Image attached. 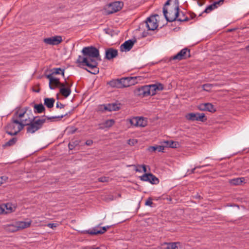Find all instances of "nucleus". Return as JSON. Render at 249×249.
Wrapping results in <instances>:
<instances>
[{"instance_id":"obj_1","label":"nucleus","mask_w":249,"mask_h":249,"mask_svg":"<svg viewBox=\"0 0 249 249\" xmlns=\"http://www.w3.org/2000/svg\"><path fill=\"white\" fill-rule=\"evenodd\" d=\"M83 56L79 55L76 60V63L83 66H87L90 70L86 69L88 72L96 74L99 73V69L97 68L98 63L95 58L100 57L99 50L94 47L89 46L84 47L81 51Z\"/></svg>"},{"instance_id":"obj_2","label":"nucleus","mask_w":249,"mask_h":249,"mask_svg":"<svg viewBox=\"0 0 249 249\" xmlns=\"http://www.w3.org/2000/svg\"><path fill=\"white\" fill-rule=\"evenodd\" d=\"M24 113L18 114V111H16L14 114L11 122L6 127V133L11 136L16 135L24 128L23 125L18 122V117L23 116Z\"/></svg>"},{"instance_id":"obj_3","label":"nucleus","mask_w":249,"mask_h":249,"mask_svg":"<svg viewBox=\"0 0 249 249\" xmlns=\"http://www.w3.org/2000/svg\"><path fill=\"white\" fill-rule=\"evenodd\" d=\"M46 122V118H39L38 117L32 116V119L24 120L27 133L33 134L41 129Z\"/></svg>"},{"instance_id":"obj_4","label":"nucleus","mask_w":249,"mask_h":249,"mask_svg":"<svg viewBox=\"0 0 249 249\" xmlns=\"http://www.w3.org/2000/svg\"><path fill=\"white\" fill-rule=\"evenodd\" d=\"M158 24L156 18V16H152L147 18V19L140 24V28H144L146 27L147 30L154 31L157 29Z\"/></svg>"},{"instance_id":"obj_5","label":"nucleus","mask_w":249,"mask_h":249,"mask_svg":"<svg viewBox=\"0 0 249 249\" xmlns=\"http://www.w3.org/2000/svg\"><path fill=\"white\" fill-rule=\"evenodd\" d=\"M163 13L164 16L168 22H173L177 19L179 15V8L178 6L176 7L174 11H170L168 12L167 9L165 7L163 8Z\"/></svg>"},{"instance_id":"obj_6","label":"nucleus","mask_w":249,"mask_h":249,"mask_svg":"<svg viewBox=\"0 0 249 249\" xmlns=\"http://www.w3.org/2000/svg\"><path fill=\"white\" fill-rule=\"evenodd\" d=\"M123 6V2L116 1L107 5L106 8V10L108 14H111L120 11L122 9Z\"/></svg>"},{"instance_id":"obj_7","label":"nucleus","mask_w":249,"mask_h":249,"mask_svg":"<svg viewBox=\"0 0 249 249\" xmlns=\"http://www.w3.org/2000/svg\"><path fill=\"white\" fill-rule=\"evenodd\" d=\"M72 85V82H69L65 79V82L60 86L59 89L60 93L65 98H67L71 93V88Z\"/></svg>"},{"instance_id":"obj_8","label":"nucleus","mask_w":249,"mask_h":249,"mask_svg":"<svg viewBox=\"0 0 249 249\" xmlns=\"http://www.w3.org/2000/svg\"><path fill=\"white\" fill-rule=\"evenodd\" d=\"M190 50L187 48H184L182 49L177 54L171 57L170 60H175L178 61L185 59L190 57Z\"/></svg>"},{"instance_id":"obj_9","label":"nucleus","mask_w":249,"mask_h":249,"mask_svg":"<svg viewBox=\"0 0 249 249\" xmlns=\"http://www.w3.org/2000/svg\"><path fill=\"white\" fill-rule=\"evenodd\" d=\"M129 122L134 126L144 127L147 125V121L143 117H135L129 119Z\"/></svg>"},{"instance_id":"obj_10","label":"nucleus","mask_w":249,"mask_h":249,"mask_svg":"<svg viewBox=\"0 0 249 249\" xmlns=\"http://www.w3.org/2000/svg\"><path fill=\"white\" fill-rule=\"evenodd\" d=\"M147 89L149 90L148 95L153 96L156 94L157 91H160L163 89V86L160 83L146 85Z\"/></svg>"},{"instance_id":"obj_11","label":"nucleus","mask_w":249,"mask_h":249,"mask_svg":"<svg viewBox=\"0 0 249 249\" xmlns=\"http://www.w3.org/2000/svg\"><path fill=\"white\" fill-rule=\"evenodd\" d=\"M141 180L148 181L152 184H157L159 182V179L151 173L144 174L140 177Z\"/></svg>"},{"instance_id":"obj_12","label":"nucleus","mask_w":249,"mask_h":249,"mask_svg":"<svg viewBox=\"0 0 249 249\" xmlns=\"http://www.w3.org/2000/svg\"><path fill=\"white\" fill-rule=\"evenodd\" d=\"M146 86L136 88L134 90V95L141 97H144L149 96L148 93L149 90H148Z\"/></svg>"},{"instance_id":"obj_13","label":"nucleus","mask_w":249,"mask_h":249,"mask_svg":"<svg viewBox=\"0 0 249 249\" xmlns=\"http://www.w3.org/2000/svg\"><path fill=\"white\" fill-rule=\"evenodd\" d=\"M62 41V37L59 36H54L51 37L44 39V42L49 45H57Z\"/></svg>"},{"instance_id":"obj_14","label":"nucleus","mask_w":249,"mask_h":249,"mask_svg":"<svg viewBox=\"0 0 249 249\" xmlns=\"http://www.w3.org/2000/svg\"><path fill=\"white\" fill-rule=\"evenodd\" d=\"M110 226L103 227L102 229H99V227H95L92 229H89L87 231V232L91 235H96L98 234H103L105 233Z\"/></svg>"},{"instance_id":"obj_15","label":"nucleus","mask_w":249,"mask_h":249,"mask_svg":"<svg viewBox=\"0 0 249 249\" xmlns=\"http://www.w3.org/2000/svg\"><path fill=\"white\" fill-rule=\"evenodd\" d=\"M134 78L132 77H124L120 79V82L121 84V88L129 87L130 85L134 84L132 81Z\"/></svg>"},{"instance_id":"obj_16","label":"nucleus","mask_w":249,"mask_h":249,"mask_svg":"<svg viewBox=\"0 0 249 249\" xmlns=\"http://www.w3.org/2000/svg\"><path fill=\"white\" fill-rule=\"evenodd\" d=\"M118 55V51L112 48L106 50L105 58L107 60H111L116 57Z\"/></svg>"},{"instance_id":"obj_17","label":"nucleus","mask_w":249,"mask_h":249,"mask_svg":"<svg viewBox=\"0 0 249 249\" xmlns=\"http://www.w3.org/2000/svg\"><path fill=\"white\" fill-rule=\"evenodd\" d=\"M198 108L202 111H208L211 112H214L216 111L213 105L211 103L201 104L199 106Z\"/></svg>"},{"instance_id":"obj_18","label":"nucleus","mask_w":249,"mask_h":249,"mask_svg":"<svg viewBox=\"0 0 249 249\" xmlns=\"http://www.w3.org/2000/svg\"><path fill=\"white\" fill-rule=\"evenodd\" d=\"M18 111V114H22L24 113L23 116L22 117H18V122L20 123L24 127L26 126L25 123H24V120H30V121L32 119V116L29 117L27 112V110H21L20 111L17 110Z\"/></svg>"},{"instance_id":"obj_19","label":"nucleus","mask_w":249,"mask_h":249,"mask_svg":"<svg viewBox=\"0 0 249 249\" xmlns=\"http://www.w3.org/2000/svg\"><path fill=\"white\" fill-rule=\"evenodd\" d=\"M133 41L131 40H128L121 45L120 49L122 51H129L133 47Z\"/></svg>"},{"instance_id":"obj_20","label":"nucleus","mask_w":249,"mask_h":249,"mask_svg":"<svg viewBox=\"0 0 249 249\" xmlns=\"http://www.w3.org/2000/svg\"><path fill=\"white\" fill-rule=\"evenodd\" d=\"M31 220L28 221H18L15 224L18 230H20L29 227L31 224Z\"/></svg>"},{"instance_id":"obj_21","label":"nucleus","mask_w":249,"mask_h":249,"mask_svg":"<svg viewBox=\"0 0 249 249\" xmlns=\"http://www.w3.org/2000/svg\"><path fill=\"white\" fill-rule=\"evenodd\" d=\"M3 207L4 208V212L6 213H11L13 212H14L16 209V206L10 203L3 204Z\"/></svg>"},{"instance_id":"obj_22","label":"nucleus","mask_w":249,"mask_h":249,"mask_svg":"<svg viewBox=\"0 0 249 249\" xmlns=\"http://www.w3.org/2000/svg\"><path fill=\"white\" fill-rule=\"evenodd\" d=\"M114 123L115 122L113 119L107 120L104 123L99 124V129H104L110 127L114 124Z\"/></svg>"},{"instance_id":"obj_23","label":"nucleus","mask_w":249,"mask_h":249,"mask_svg":"<svg viewBox=\"0 0 249 249\" xmlns=\"http://www.w3.org/2000/svg\"><path fill=\"white\" fill-rule=\"evenodd\" d=\"M63 83L60 82L59 79L55 78L51 82H49V88L51 89H54L55 88L60 87Z\"/></svg>"},{"instance_id":"obj_24","label":"nucleus","mask_w":249,"mask_h":249,"mask_svg":"<svg viewBox=\"0 0 249 249\" xmlns=\"http://www.w3.org/2000/svg\"><path fill=\"white\" fill-rule=\"evenodd\" d=\"M180 245L179 242L165 243V247H162L163 249H178V246Z\"/></svg>"},{"instance_id":"obj_25","label":"nucleus","mask_w":249,"mask_h":249,"mask_svg":"<svg viewBox=\"0 0 249 249\" xmlns=\"http://www.w3.org/2000/svg\"><path fill=\"white\" fill-rule=\"evenodd\" d=\"M120 108L119 105L116 103L108 104L105 106L104 109L109 111H116Z\"/></svg>"},{"instance_id":"obj_26","label":"nucleus","mask_w":249,"mask_h":249,"mask_svg":"<svg viewBox=\"0 0 249 249\" xmlns=\"http://www.w3.org/2000/svg\"><path fill=\"white\" fill-rule=\"evenodd\" d=\"M44 105L49 108H52L53 107L54 103L55 102V99L52 98H45L44 100Z\"/></svg>"},{"instance_id":"obj_27","label":"nucleus","mask_w":249,"mask_h":249,"mask_svg":"<svg viewBox=\"0 0 249 249\" xmlns=\"http://www.w3.org/2000/svg\"><path fill=\"white\" fill-rule=\"evenodd\" d=\"M34 112L36 113H41L44 112L45 108L42 104H35L34 106Z\"/></svg>"},{"instance_id":"obj_28","label":"nucleus","mask_w":249,"mask_h":249,"mask_svg":"<svg viewBox=\"0 0 249 249\" xmlns=\"http://www.w3.org/2000/svg\"><path fill=\"white\" fill-rule=\"evenodd\" d=\"M163 143L165 147H171V148H177V145H178V143L176 142L172 141H164L162 142Z\"/></svg>"},{"instance_id":"obj_29","label":"nucleus","mask_w":249,"mask_h":249,"mask_svg":"<svg viewBox=\"0 0 249 249\" xmlns=\"http://www.w3.org/2000/svg\"><path fill=\"white\" fill-rule=\"evenodd\" d=\"M244 180L245 178H238L230 180V183L232 185H239L241 184Z\"/></svg>"},{"instance_id":"obj_30","label":"nucleus","mask_w":249,"mask_h":249,"mask_svg":"<svg viewBox=\"0 0 249 249\" xmlns=\"http://www.w3.org/2000/svg\"><path fill=\"white\" fill-rule=\"evenodd\" d=\"M108 84L112 87L121 88L120 79H114L108 82Z\"/></svg>"},{"instance_id":"obj_31","label":"nucleus","mask_w":249,"mask_h":249,"mask_svg":"<svg viewBox=\"0 0 249 249\" xmlns=\"http://www.w3.org/2000/svg\"><path fill=\"white\" fill-rule=\"evenodd\" d=\"M64 71V69H62L60 68H53L51 70V71L53 75L61 74L64 78H65Z\"/></svg>"},{"instance_id":"obj_32","label":"nucleus","mask_w":249,"mask_h":249,"mask_svg":"<svg viewBox=\"0 0 249 249\" xmlns=\"http://www.w3.org/2000/svg\"><path fill=\"white\" fill-rule=\"evenodd\" d=\"M187 120L190 121H197V113H190L187 114L185 116Z\"/></svg>"},{"instance_id":"obj_33","label":"nucleus","mask_w":249,"mask_h":249,"mask_svg":"<svg viewBox=\"0 0 249 249\" xmlns=\"http://www.w3.org/2000/svg\"><path fill=\"white\" fill-rule=\"evenodd\" d=\"M176 20L179 21H187L189 20V18L185 16V14L183 12H181L180 13L179 12L178 17Z\"/></svg>"},{"instance_id":"obj_34","label":"nucleus","mask_w":249,"mask_h":249,"mask_svg":"<svg viewBox=\"0 0 249 249\" xmlns=\"http://www.w3.org/2000/svg\"><path fill=\"white\" fill-rule=\"evenodd\" d=\"M17 141V139L16 138H13L10 139L9 141L6 142L4 145L3 146H10L13 145Z\"/></svg>"},{"instance_id":"obj_35","label":"nucleus","mask_w":249,"mask_h":249,"mask_svg":"<svg viewBox=\"0 0 249 249\" xmlns=\"http://www.w3.org/2000/svg\"><path fill=\"white\" fill-rule=\"evenodd\" d=\"M214 4H212L208 6L203 13H209L212 10L215 9Z\"/></svg>"},{"instance_id":"obj_36","label":"nucleus","mask_w":249,"mask_h":249,"mask_svg":"<svg viewBox=\"0 0 249 249\" xmlns=\"http://www.w3.org/2000/svg\"><path fill=\"white\" fill-rule=\"evenodd\" d=\"M79 142L78 141H76L75 142H71L69 143V148L70 150H72L77 145H78Z\"/></svg>"},{"instance_id":"obj_37","label":"nucleus","mask_w":249,"mask_h":249,"mask_svg":"<svg viewBox=\"0 0 249 249\" xmlns=\"http://www.w3.org/2000/svg\"><path fill=\"white\" fill-rule=\"evenodd\" d=\"M206 120L204 113H197V121L204 122Z\"/></svg>"},{"instance_id":"obj_38","label":"nucleus","mask_w":249,"mask_h":249,"mask_svg":"<svg viewBox=\"0 0 249 249\" xmlns=\"http://www.w3.org/2000/svg\"><path fill=\"white\" fill-rule=\"evenodd\" d=\"M104 32L106 34L110 36H113L114 35V31L110 28H105L104 29Z\"/></svg>"},{"instance_id":"obj_39","label":"nucleus","mask_w":249,"mask_h":249,"mask_svg":"<svg viewBox=\"0 0 249 249\" xmlns=\"http://www.w3.org/2000/svg\"><path fill=\"white\" fill-rule=\"evenodd\" d=\"M67 115V113H66L64 115H62L61 116H53V117H47L46 116V118L48 120H52V119H58L59 120L61 119L62 118H63L64 116H66Z\"/></svg>"},{"instance_id":"obj_40","label":"nucleus","mask_w":249,"mask_h":249,"mask_svg":"<svg viewBox=\"0 0 249 249\" xmlns=\"http://www.w3.org/2000/svg\"><path fill=\"white\" fill-rule=\"evenodd\" d=\"M208 165H203V166H196L195 167H194V168L192 169L191 170H188L187 171V173L188 174H193L195 172V170L197 168H200L201 167H205L206 166H207Z\"/></svg>"},{"instance_id":"obj_41","label":"nucleus","mask_w":249,"mask_h":249,"mask_svg":"<svg viewBox=\"0 0 249 249\" xmlns=\"http://www.w3.org/2000/svg\"><path fill=\"white\" fill-rule=\"evenodd\" d=\"M109 178L107 177H101L98 178V180L101 182H106L109 181Z\"/></svg>"},{"instance_id":"obj_42","label":"nucleus","mask_w":249,"mask_h":249,"mask_svg":"<svg viewBox=\"0 0 249 249\" xmlns=\"http://www.w3.org/2000/svg\"><path fill=\"white\" fill-rule=\"evenodd\" d=\"M212 86H213L212 84H204L203 86V89H204V90L209 91V90H211V87Z\"/></svg>"},{"instance_id":"obj_43","label":"nucleus","mask_w":249,"mask_h":249,"mask_svg":"<svg viewBox=\"0 0 249 249\" xmlns=\"http://www.w3.org/2000/svg\"><path fill=\"white\" fill-rule=\"evenodd\" d=\"M8 179V177L4 176L0 177V186H1L2 184L6 182Z\"/></svg>"},{"instance_id":"obj_44","label":"nucleus","mask_w":249,"mask_h":249,"mask_svg":"<svg viewBox=\"0 0 249 249\" xmlns=\"http://www.w3.org/2000/svg\"><path fill=\"white\" fill-rule=\"evenodd\" d=\"M224 2V0H220L214 2L213 4H214V8L216 9L219 6L221 5Z\"/></svg>"},{"instance_id":"obj_45","label":"nucleus","mask_w":249,"mask_h":249,"mask_svg":"<svg viewBox=\"0 0 249 249\" xmlns=\"http://www.w3.org/2000/svg\"><path fill=\"white\" fill-rule=\"evenodd\" d=\"M152 204H153L152 198L151 197H149L145 201V205H147V206H149L150 207H152Z\"/></svg>"},{"instance_id":"obj_46","label":"nucleus","mask_w":249,"mask_h":249,"mask_svg":"<svg viewBox=\"0 0 249 249\" xmlns=\"http://www.w3.org/2000/svg\"><path fill=\"white\" fill-rule=\"evenodd\" d=\"M9 231L11 232L16 231H18V228L17 227V225L15 224V226L10 225L9 226Z\"/></svg>"},{"instance_id":"obj_47","label":"nucleus","mask_w":249,"mask_h":249,"mask_svg":"<svg viewBox=\"0 0 249 249\" xmlns=\"http://www.w3.org/2000/svg\"><path fill=\"white\" fill-rule=\"evenodd\" d=\"M162 145H158L157 146V150L159 152H164V148L165 147L164 144L163 143H162Z\"/></svg>"},{"instance_id":"obj_48","label":"nucleus","mask_w":249,"mask_h":249,"mask_svg":"<svg viewBox=\"0 0 249 249\" xmlns=\"http://www.w3.org/2000/svg\"><path fill=\"white\" fill-rule=\"evenodd\" d=\"M45 77L49 80V82H51L53 81V80L54 78L53 76V74L52 72L49 74H47L45 75Z\"/></svg>"},{"instance_id":"obj_49","label":"nucleus","mask_w":249,"mask_h":249,"mask_svg":"<svg viewBox=\"0 0 249 249\" xmlns=\"http://www.w3.org/2000/svg\"><path fill=\"white\" fill-rule=\"evenodd\" d=\"M148 151L153 152L157 150V146H150L148 148Z\"/></svg>"},{"instance_id":"obj_50","label":"nucleus","mask_w":249,"mask_h":249,"mask_svg":"<svg viewBox=\"0 0 249 249\" xmlns=\"http://www.w3.org/2000/svg\"><path fill=\"white\" fill-rule=\"evenodd\" d=\"M65 107V105H63V104L59 102H57L56 103V107L57 108H63Z\"/></svg>"},{"instance_id":"obj_51","label":"nucleus","mask_w":249,"mask_h":249,"mask_svg":"<svg viewBox=\"0 0 249 249\" xmlns=\"http://www.w3.org/2000/svg\"><path fill=\"white\" fill-rule=\"evenodd\" d=\"M57 224L56 223H49L47 226L50 228L53 229L57 227Z\"/></svg>"},{"instance_id":"obj_52","label":"nucleus","mask_w":249,"mask_h":249,"mask_svg":"<svg viewBox=\"0 0 249 249\" xmlns=\"http://www.w3.org/2000/svg\"><path fill=\"white\" fill-rule=\"evenodd\" d=\"M138 166L140 167H142V171L144 172H147V170H146V166L145 165H138Z\"/></svg>"},{"instance_id":"obj_53","label":"nucleus","mask_w":249,"mask_h":249,"mask_svg":"<svg viewBox=\"0 0 249 249\" xmlns=\"http://www.w3.org/2000/svg\"><path fill=\"white\" fill-rule=\"evenodd\" d=\"M93 143V141L91 140H88L86 142V144L87 145H91Z\"/></svg>"},{"instance_id":"obj_54","label":"nucleus","mask_w":249,"mask_h":249,"mask_svg":"<svg viewBox=\"0 0 249 249\" xmlns=\"http://www.w3.org/2000/svg\"><path fill=\"white\" fill-rule=\"evenodd\" d=\"M4 213L3 204L0 205V214H2Z\"/></svg>"},{"instance_id":"obj_55","label":"nucleus","mask_w":249,"mask_h":249,"mask_svg":"<svg viewBox=\"0 0 249 249\" xmlns=\"http://www.w3.org/2000/svg\"><path fill=\"white\" fill-rule=\"evenodd\" d=\"M170 0H168L164 4V6L163 7H165L166 6L169 5ZM176 2H178V0H175Z\"/></svg>"},{"instance_id":"obj_56","label":"nucleus","mask_w":249,"mask_h":249,"mask_svg":"<svg viewBox=\"0 0 249 249\" xmlns=\"http://www.w3.org/2000/svg\"><path fill=\"white\" fill-rule=\"evenodd\" d=\"M190 18L192 19L195 18L196 17V15L194 13H191L190 14Z\"/></svg>"},{"instance_id":"obj_57","label":"nucleus","mask_w":249,"mask_h":249,"mask_svg":"<svg viewBox=\"0 0 249 249\" xmlns=\"http://www.w3.org/2000/svg\"><path fill=\"white\" fill-rule=\"evenodd\" d=\"M133 166L136 167V168H135L136 172H142L141 169L137 168V167H138V165H133Z\"/></svg>"},{"instance_id":"obj_58","label":"nucleus","mask_w":249,"mask_h":249,"mask_svg":"<svg viewBox=\"0 0 249 249\" xmlns=\"http://www.w3.org/2000/svg\"><path fill=\"white\" fill-rule=\"evenodd\" d=\"M197 3L200 6H201L202 5H203L204 4V2H200L199 0H198L197 1Z\"/></svg>"},{"instance_id":"obj_59","label":"nucleus","mask_w":249,"mask_h":249,"mask_svg":"<svg viewBox=\"0 0 249 249\" xmlns=\"http://www.w3.org/2000/svg\"><path fill=\"white\" fill-rule=\"evenodd\" d=\"M247 49L248 51H249V45L247 47Z\"/></svg>"},{"instance_id":"obj_60","label":"nucleus","mask_w":249,"mask_h":249,"mask_svg":"<svg viewBox=\"0 0 249 249\" xmlns=\"http://www.w3.org/2000/svg\"><path fill=\"white\" fill-rule=\"evenodd\" d=\"M39 90H38V89H36V92H39Z\"/></svg>"},{"instance_id":"obj_61","label":"nucleus","mask_w":249,"mask_h":249,"mask_svg":"<svg viewBox=\"0 0 249 249\" xmlns=\"http://www.w3.org/2000/svg\"><path fill=\"white\" fill-rule=\"evenodd\" d=\"M39 90H38V89H36V92H39Z\"/></svg>"},{"instance_id":"obj_62","label":"nucleus","mask_w":249,"mask_h":249,"mask_svg":"<svg viewBox=\"0 0 249 249\" xmlns=\"http://www.w3.org/2000/svg\"><path fill=\"white\" fill-rule=\"evenodd\" d=\"M93 249H101L100 248H97Z\"/></svg>"},{"instance_id":"obj_63","label":"nucleus","mask_w":249,"mask_h":249,"mask_svg":"<svg viewBox=\"0 0 249 249\" xmlns=\"http://www.w3.org/2000/svg\"><path fill=\"white\" fill-rule=\"evenodd\" d=\"M201 15H202V14H200V15H199V17L201 16Z\"/></svg>"},{"instance_id":"obj_64","label":"nucleus","mask_w":249,"mask_h":249,"mask_svg":"<svg viewBox=\"0 0 249 249\" xmlns=\"http://www.w3.org/2000/svg\"><path fill=\"white\" fill-rule=\"evenodd\" d=\"M142 36H146V35H143Z\"/></svg>"}]
</instances>
